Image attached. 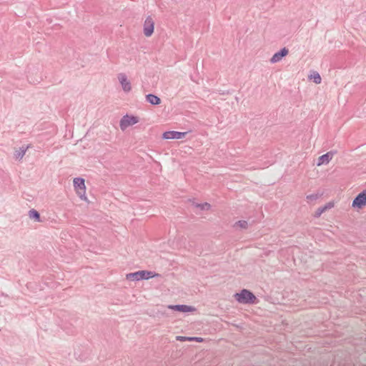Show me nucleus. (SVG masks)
Segmentation results:
<instances>
[{"label": "nucleus", "instance_id": "412c9836", "mask_svg": "<svg viewBox=\"0 0 366 366\" xmlns=\"http://www.w3.org/2000/svg\"><path fill=\"white\" fill-rule=\"evenodd\" d=\"M188 338L189 337H182V336H177L176 337L177 340H179V341H181V342H183V341H188Z\"/></svg>", "mask_w": 366, "mask_h": 366}, {"label": "nucleus", "instance_id": "a211bd4d", "mask_svg": "<svg viewBox=\"0 0 366 366\" xmlns=\"http://www.w3.org/2000/svg\"><path fill=\"white\" fill-rule=\"evenodd\" d=\"M327 210V207H320L316 211L315 216L320 217L323 212H325Z\"/></svg>", "mask_w": 366, "mask_h": 366}, {"label": "nucleus", "instance_id": "423d86ee", "mask_svg": "<svg viewBox=\"0 0 366 366\" xmlns=\"http://www.w3.org/2000/svg\"><path fill=\"white\" fill-rule=\"evenodd\" d=\"M117 79L124 92H129L132 90L131 82L128 80L127 76L124 73L118 74Z\"/></svg>", "mask_w": 366, "mask_h": 366}, {"label": "nucleus", "instance_id": "1a4fd4ad", "mask_svg": "<svg viewBox=\"0 0 366 366\" xmlns=\"http://www.w3.org/2000/svg\"><path fill=\"white\" fill-rule=\"evenodd\" d=\"M169 309L178 311L180 312H193L195 310V308L191 306L187 305H168L167 307Z\"/></svg>", "mask_w": 366, "mask_h": 366}, {"label": "nucleus", "instance_id": "20e7f679", "mask_svg": "<svg viewBox=\"0 0 366 366\" xmlns=\"http://www.w3.org/2000/svg\"><path fill=\"white\" fill-rule=\"evenodd\" d=\"M74 186L75 187V189L76 191V193L78 196L81 199H86L85 198V183L84 179L82 178H74Z\"/></svg>", "mask_w": 366, "mask_h": 366}, {"label": "nucleus", "instance_id": "f257e3e1", "mask_svg": "<svg viewBox=\"0 0 366 366\" xmlns=\"http://www.w3.org/2000/svg\"><path fill=\"white\" fill-rule=\"evenodd\" d=\"M159 276H160L159 274L152 271L139 270L135 272L127 274L126 278L129 281H138L141 280H148L149 278Z\"/></svg>", "mask_w": 366, "mask_h": 366}, {"label": "nucleus", "instance_id": "9d476101", "mask_svg": "<svg viewBox=\"0 0 366 366\" xmlns=\"http://www.w3.org/2000/svg\"><path fill=\"white\" fill-rule=\"evenodd\" d=\"M289 50L287 48L282 49L280 51L275 53L270 59L272 63H277L280 61L283 57L287 56Z\"/></svg>", "mask_w": 366, "mask_h": 366}, {"label": "nucleus", "instance_id": "9b49d317", "mask_svg": "<svg viewBox=\"0 0 366 366\" xmlns=\"http://www.w3.org/2000/svg\"><path fill=\"white\" fill-rule=\"evenodd\" d=\"M333 157V152H329L326 153L325 154L322 155L318 158V162L317 165L320 166L323 164H327L330 162V161L332 159Z\"/></svg>", "mask_w": 366, "mask_h": 366}, {"label": "nucleus", "instance_id": "2eb2a0df", "mask_svg": "<svg viewBox=\"0 0 366 366\" xmlns=\"http://www.w3.org/2000/svg\"><path fill=\"white\" fill-rule=\"evenodd\" d=\"M310 79L312 80L315 84H320L322 79L318 72L314 71L310 76Z\"/></svg>", "mask_w": 366, "mask_h": 366}, {"label": "nucleus", "instance_id": "aec40b11", "mask_svg": "<svg viewBox=\"0 0 366 366\" xmlns=\"http://www.w3.org/2000/svg\"><path fill=\"white\" fill-rule=\"evenodd\" d=\"M188 341H196L198 342H202V338H201V337H190V338H188Z\"/></svg>", "mask_w": 366, "mask_h": 366}, {"label": "nucleus", "instance_id": "f8f14e48", "mask_svg": "<svg viewBox=\"0 0 366 366\" xmlns=\"http://www.w3.org/2000/svg\"><path fill=\"white\" fill-rule=\"evenodd\" d=\"M29 148V145L26 147L22 146L19 149L15 150V152H14L15 158L16 159H21L24 157V156L25 155V154Z\"/></svg>", "mask_w": 366, "mask_h": 366}, {"label": "nucleus", "instance_id": "4be33fe9", "mask_svg": "<svg viewBox=\"0 0 366 366\" xmlns=\"http://www.w3.org/2000/svg\"><path fill=\"white\" fill-rule=\"evenodd\" d=\"M325 207H327V209H331L334 207V204L332 202H329Z\"/></svg>", "mask_w": 366, "mask_h": 366}, {"label": "nucleus", "instance_id": "7ed1b4c3", "mask_svg": "<svg viewBox=\"0 0 366 366\" xmlns=\"http://www.w3.org/2000/svg\"><path fill=\"white\" fill-rule=\"evenodd\" d=\"M139 122V118L134 116H129L128 114L124 116L120 120L119 127L122 131H124L127 128L132 126Z\"/></svg>", "mask_w": 366, "mask_h": 366}, {"label": "nucleus", "instance_id": "6e6552de", "mask_svg": "<svg viewBox=\"0 0 366 366\" xmlns=\"http://www.w3.org/2000/svg\"><path fill=\"white\" fill-rule=\"evenodd\" d=\"M187 134V132L169 131V132H164L162 137L165 139H179L184 138L186 137Z\"/></svg>", "mask_w": 366, "mask_h": 366}, {"label": "nucleus", "instance_id": "4468645a", "mask_svg": "<svg viewBox=\"0 0 366 366\" xmlns=\"http://www.w3.org/2000/svg\"><path fill=\"white\" fill-rule=\"evenodd\" d=\"M29 217L30 219H34L35 221H36L38 222H42V220H41V219L40 217L39 213L36 210H35L34 209L29 210Z\"/></svg>", "mask_w": 366, "mask_h": 366}, {"label": "nucleus", "instance_id": "0eeeda50", "mask_svg": "<svg viewBox=\"0 0 366 366\" xmlns=\"http://www.w3.org/2000/svg\"><path fill=\"white\" fill-rule=\"evenodd\" d=\"M366 204V189L360 192L353 200L352 207L361 209Z\"/></svg>", "mask_w": 366, "mask_h": 366}, {"label": "nucleus", "instance_id": "f03ea898", "mask_svg": "<svg viewBox=\"0 0 366 366\" xmlns=\"http://www.w3.org/2000/svg\"><path fill=\"white\" fill-rule=\"evenodd\" d=\"M234 297L242 304H252L257 299L251 292L245 289L242 290L240 293H236Z\"/></svg>", "mask_w": 366, "mask_h": 366}, {"label": "nucleus", "instance_id": "39448f33", "mask_svg": "<svg viewBox=\"0 0 366 366\" xmlns=\"http://www.w3.org/2000/svg\"><path fill=\"white\" fill-rule=\"evenodd\" d=\"M154 29V21L151 16L147 17L144 23V34L147 37L152 35Z\"/></svg>", "mask_w": 366, "mask_h": 366}, {"label": "nucleus", "instance_id": "dca6fc26", "mask_svg": "<svg viewBox=\"0 0 366 366\" xmlns=\"http://www.w3.org/2000/svg\"><path fill=\"white\" fill-rule=\"evenodd\" d=\"M236 225L241 228L245 229L247 227V222L244 220H240L236 223Z\"/></svg>", "mask_w": 366, "mask_h": 366}, {"label": "nucleus", "instance_id": "f3484780", "mask_svg": "<svg viewBox=\"0 0 366 366\" xmlns=\"http://www.w3.org/2000/svg\"><path fill=\"white\" fill-rule=\"evenodd\" d=\"M318 198L317 194H310L307 196V200L308 202L315 201Z\"/></svg>", "mask_w": 366, "mask_h": 366}, {"label": "nucleus", "instance_id": "6ab92c4d", "mask_svg": "<svg viewBox=\"0 0 366 366\" xmlns=\"http://www.w3.org/2000/svg\"><path fill=\"white\" fill-rule=\"evenodd\" d=\"M197 207H201L202 209H209L210 204L208 203H204L203 204H198Z\"/></svg>", "mask_w": 366, "mask_h": 366}, {"label": "nucleus", "instance_id": "ddd939ff", "mask_svg": "<svg viewBox=\"0 0 366 366\" xmlns=\"http://www.w3.org/2000/svg\"><path fill=\"white\" fill-rule=\"evenodd\" d=\"M147 102L154 105H157L161 103V99L154 94H148L146 97Z\"/></svg>", "mask_w": 366, "mask_h": 366}]
</instances>
